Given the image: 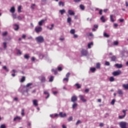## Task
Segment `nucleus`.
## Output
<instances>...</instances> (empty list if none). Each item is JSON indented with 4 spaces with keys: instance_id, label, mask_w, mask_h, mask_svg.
I'll return each instance as SVG.
<instances>
[{
    "instance_id": "f257e3e1",
    "label": "nucleus",
    "mask_w": 128,
    "mask_h": 128,
    "mask_svg": "<svg viewBox=\"0 0 128 128\" xmlns=\"http://www.w3.org/2000/svg\"><path fill=\"white\" fill-rule=\"evenodd\" d=\"M30 86H32V83H28V84L26 86H24L23 88V90H24V91L21 90L20 91V88H19L18 92H20L22 93V94L24 96H28V88Z\"/></svg>"
},
{
    "instance_id": "f03ea898",
    "label": "nucleus",
    "mask_w": 128,
    "mask_h": 128,
    "mask_svg": "<svg viewBox=\"0 0 128 128\" xmlns=\"http://www.w3.org/2000/svg\"><path fill=\"white\" fill-rule=\"evenodd\" d=\"M36 40L37 42L42 44V42H44V38L42 36H38L36 38Z\"/></svg>"
},
{
    "instance_id": "7ed1b4c3",
    "label": "nucleus",
    "mask_w": 128,
    "mask_h": 128,
    "mask_svg": "<svg viewBox=\"0 0 128 128\" xmlns=\"http://www.w3.org/2000/svg\"><path fill=\"white\" fill-rule=\"evenodd\" d=\"M126 122H121L119 123V126L121 128H126Z\"/></svg>"
},
{
    "instance_id": "20e7f679",
    "label": "nucleus",
    "mask_w": 128,
    "mask_h": 128,
    "mask_svg": "<svg viewBox=\"0 0 128 128\" xmlns=\"http://www.w3.org/2000/svg\"><path fill=\"white\" fill-rule=\"evenodd\" d=\"M34 30L36 34H38L42 30V26H36L35 27Z\"/></svg>"
},
{
    "instance_id": "39448f33",
    "label": "nucleus",
    "mask_w": 128,
    "mask_h": 128,
    "mask_svg": "<svg viewBox=\"0 0 128 128\" xmlns=\"http://www.w3.org/2000/svg\"><path fill=\"white\" fill-rule=\"evenodd\" d=\"M39 80L42 83H44L46 82V77L42 75L39 77Z\"/></svg>"
},
{
    "instance_id": "423d86ee",
    "label": "nucleus",
    "mask_w": 128,
    "mask_h": 128,
    "mask_svg": "<svg viewBox=\"0 0 128 128\" xmlns=\"http://www.w3.org/2000/svg\"><path fill=\"white\" fill-rule=\"evenodd\" d=\"M122 74V71H120V70L115 71L112 73V74H113V76H120V74Z\"/></svg>"
},
{
    "instance_id": "0eeeda50",
    "label": "nucleus",
    "mask_w": 128,
    "mask_h": 128,
    "mask_svg": "<svg viewBox=\"0 0 128 128\" xmlns=\"http://www.w3.org/2000/svg\"><path fill=\"white\" fill-rule=\"evenodd\" d=\"M78 100V97L76 96H74L71 98V102H76Z\"/></svg>"
},
{
    "instance_id": "6e6552de",
    "label": "nucleus",
    "mask_w": 128,
    "mask_h": 128,
    "mask_svg": "<svg viewBox=\"0 0 128 128\" xmlns=\"http://www.w3.org/2000/svg\"><path fill=\"white\" fill-rule=\"evenodd\" d=\"M81 52L83 56H88V50H82Z\"/></svg>"
},
{
    "instance_id": "1a4fd4ad",
    "label": "nucleus",
    "mask_w": 128,
    "mask_h": 128,
    "mask_svg": "<svg viewBox=\"0 0 128 128\" xmlns=\"http://www.w3.org/2000/svg\"><path fill=\"white\" fill-rule=\"evenodd\" d=\"M68 14H70V16H74V14H76V13H74V12L71 10H68Z\"/></svg>"
},
{
    "instance_id": "9d476101",
    "label": "nucleus",
    "mask_w": 128,
    "mask_h": 128,
    "mask_svg": "<svg viewBox=\"0 0 128 128\" xmlns=\"http://www.w3.org/2000/svg\"><path fill=\"white\" fill-rule=\"evenodd\" d=\"M79 98H80V100H82V102H86V99H84V96H82V95H80Z\"/></svg>"
},
{
    "instance_id": "9b49d317",
    "label": "nucleus",
    "mask_w": 128,
    "mask_h": 128,
    "mask_svg": "<svg viewBox=\"0 0 128 128\" xmlns=\"http://www.w3.org/2000/svg\"><path fill=\"white\" fill-rule=\"evenodd\" d=\"M44 22H46V20H41L38 23V26H42V24H44Z\"/></svg>"
},
{
    "instance_id": "f8f14e48",
    "label": "nucleus",
    "mask_w": 128,
    "mask_h": 128,
    "mask_svg": "<svg viewBox=\"0 0 128 128\" xmlns=\"http://www.w3.org/2000/svg\"><path fill=\"white\" fill-rule=\"evenodd\" d=\"M110 58H111V62H116V56H113Z\"/></svg>"
},
{
    "instance_id": "ddd939ff",
    "label": "nucleus",
    "mask_w": 128,
    "mask_h": 128,
    "mask_svg": "<svg viewBox=\"0 0 128 128\" xmlns=\"http://www.w3.org/2000/svg\"><path fill=\"white\" fill-rule=\"evenodd\" d=\"M33 104L35 106H38V100H33Z\"/></svg>"
},
{
    "instance_id": "4468645a",
    "label": "nucleus",
    "mask_w": 128,
    "mask_h": 128,
    "mask_svg": "<svg viewBox=\"0 0 128 128\" xmlns=\"http://www.w3.org/2000/svg\"><path fill=\"white\" fill-rule=\"evenodd\" d=\"M59 115L60 116L61 118H64V117L66 116V114L64 113V114H62V112H60L59 114Z\"/></svg>"
},
{
    "instance_id": "2eb2a0df",
    "label": "nucleus",
    "mask_w": 128,
    "mask_h": 128,
    "mask_svg": "<svg viewBox=\"0 0 128 128\" xmlns=\"http://www.w3.org/2000/svg\"><path fill=\"white\" fill-rule=\"evenodd\" d=\"M115 66L118 68H122V64H115Z\"/></svg>"
},
{
    "instance_id": "dca6fc26",
    "label": "nucleus",
    "mask_w": 128,
    "mask_h": 128,
    "mask_svg": "<svg viewBox=\"0 0 128 128\" xmlns=\"http://www.w3.org/2000/svg\"><path fill=\"white\" fill-rule=\"evenodd\" d=\"M67 22L69 24L70 26L72 24V18H70V17H68L67 18Z\"/></svg>"
},
{
    "instance_id": "f3484780",
    "label": "nucleus",
    "mask_w": 128,
    "mask_h": 128,
    "mask_svg": "<svg viewBox=\"0 0 128 128\" xmlns=\"http://www.w3.org/2000/svg\"><path fill=\"white\" fill-rule=\"evenodd\" d=\"M14 12H16V8H14V6L12 7L10 10V12L14 14Z\"/></svg>"
},
{
    "instance_id": "a211bd4d",
    "label": "nucleus",
    "mask_w": 128,
    "mask_h": 128,
    "mask_svg": "<svg viewBox=\"0 0 128 128\" xmlns=\"http://www.w3.org/2000/svg\"><path fill=\"white\" fill-rule=\"evenodd\" d=\"M14 26L15 27L14 30H18L20 28V26L16 24H14Z\"/></svg>"
},
{
    "instance_id": "6ab92c4d",
    "label": "nucleus",
    "mask_w": 128,
    "mask_h": 128,
    "mask_svg": "<svg viewBox=\"0 0 128 128\" xmlns=\"http://www.w3.org/2000/svg\"><path fill=\"white\" fill-rule=\"evenodd\" d=\"M110 20L112 22H114V15L112 14L110 16Z\"/></svg>"
},
{
    "instance_id": "aec40b11",
    "label": "nucleus",
    "mask_w": 128,
    "mask_h": 128,
    "mask_svg": "<svg viewBox=\"0 0 128 128\" xmlns=\"http://www.w3.org/2000/svg\"><path fill=\"white\" fill-rule=\"evenodd\" d=\"M122 87L125 88V90H128V84H123Z\"/></svg>"
},
{
    "instance_id": "412c9836",
    "label": "nucleus",
    "mask_w": 128,
    "mask_h": 128,
    "mask_svg": "<svg viewBox=\"0 0 128 128\" xmlns=\"http://www.w3.org/2000/svg\"><path fill=\"white\" fill-rule=\"evenodd\" d=\"M90 46H94V42H91L88 44V48H92V47Z\"/></svg>"
},
{
    "instance_id": "4be33fe9",
    "label": "nucleus",
    "mask_w": 128,
    "mask_h": 128,
    "mask_svg": "<svg viewBox=\"0 0 128 128\" xmlns=\"http://www.w3.org/2000/svg\"><path fill=\"white\" fill-rule=\"evenodd\" d=\"M60 12L62 16V14H64V12H66V10L64 9H62V10H60Z\"/></svg>"
},
{
    "instance_id": "5701e85b",
    "label": "nucleus",
    "mask_w": 128,
    "mask_h": 128,
    "mask_svg": "<svg viewBox=\"0 0 128 128\" xmlns=\"http://www.w3.org/2000/svg\"><path fill=\"white\" fill-rule=\"evenodd\" d=\"M118 94H120V96H122L123 94V92L122 91V90H118Z\"/></svg>"
},
{
    "instance_id": "b1692460",
    "label": "nucleus",
    "mask_w": 128,
    "mask_h": 128,
    "mask_svg": "<svg viewBox=\"0 0 128 128\" xmlns=\"http://www.w3.org/2000/svg\"><path fill=\"white\" fill-rule=\"evenodd\" d=\"M20 82H26V77L23 76L20 80Z\"/></svg>"
},
{
    "instance_id": "393cba45",
    "label": "nucleus",
    "mask_w": 128,
    "mask_h": 128,
    "mask_svg": "<svg viewBox=\"0 0 128 128\" xmlns=\"http://www.w3.org/2000/svg\"><path fill=\"white\" fill-rule=\"evenodd\" d=\"M16 120H22V118H20V116H16L15 118H14V121L16 122Z\"/></svg>"
},
{
    "instance_id": "a878e982",
    "label": "nucleus",
    "mask_w": 128,
    "mask_h": 128,
    "mask_svg": "<svg viewBox=\"0 0 128 128\" xmlns=\"http://www.w3.org/2000/svg\"><path fill=\"white\" fill-rule=\"evenodd\" d=\"M58 4L60 6H64V2L62 1H60Z\"/></svg>"
},
{
    "instance_id": "bb28decb",
    "label": "nucleus",
    "mask_w": 128,
    "mask_h": 128,
    "mask_svg": "<svg viewBox=\"0 0 128 128\" xmlns=\"http://www.w3.org/2000/svg\"><path fill=\"white\" fill-rule=\"evenodd\" d=\"M80 10H84V6L82 4H80Z\"/></svg>"
},
{
    "instance_id": "cd10ccee",
    "label": "nucleus",
    "mask_w": 128,
    "mask_h": 128,
    "mask_svg": "<svg viewBox=\"0 0 128 128\" xmlns=\"http://www.w3.org/2000/svg\"><path fill=\"white\" fill-rule=\"evenodd\" d=\"M76 106H78V104L76 103H74L73 104H72V108L74 109L76 108Z\"/></svg>"
},
{
    "instance_id": "c85d7f7f",
    "label": "nucleus",
    "mask_w": 128,
    "mask_h": 128,
    "mask_svg": "<svg viewBox=\"0 0 128 128\" xmlns=\"http://www.w3.org/2000/svg\"><path fill=\"white\" fill-rule=\"evenodd\" d=\"M100 20H102V22H106V20L104 19V16H102V17L100 18Z\"/></svg>"
},
{
    "instance_id": "c756f323",
    "label": "nucleus",
    "mask_w": 128,
    "mask_h": 128,
    "mask_svg": "<svg viewBox=\"0 0 128 128\" xmlns=\"http://www.w3.org/2000/svg\"><path fill=\"white\" fill-rule=\"evenodd\" d=\"M7 35H8V32L7 31L3 32L2 34V36H7Z\"/></svg>"
},
{
    "instance_id": "7c9ffc66",
    "label": "nucleus",
    "mask_w": 128,
    "mask_h": 128,
    "mask_svg": "<svg viewBox=\"0 0 128 128\" xmlns=\"http://www.w3.org/2000/svg\"><path fill=\"white\" fill-rule=\"evenodd\" d=\"M109 80L110 82H114V78L112 76L110 77Z\"/></svg>"
},
{
    "instance_id": "2f4dec72",
    "label": "nucleus",
    "mask_w": 128,
    "mask_h": 128,
    "mask_svg": "<svg viewBox=\"0 0 128 128\" xmlns=\"http://www.w3.org/2000/svg\"><path fill=\"white\" fill-rule=\"evenodd\" d=\"M90 70H91V72H96V68H90Z\"/></svg>"
},
{
    "instance_id": "473e14b6",
    "label": "nucleus",
    "mask_w": 128,
    "mask_h": 128,
    "mask_svg": "<svg viewBox=\"0 0 128 128\" xmlns=\"http://www.w3.org/2000/svg\"><path fill=\"white\" fill-rule=\"evenodd\" d=\"M24 58H26V60H28V58H30V56H28V54H25L24 56Z\"/></svg>"
},
{
    "instance_id": "72a5a7b5",
    "label": "nucleus",
    "mask_w": 128,
    "mask_h": 128,
    "mask_svg": "<svg viewBox=\"0 0 128 128\" xmlns=\"http://www.w3.org/2000/svg\"><path fill=\"white\" fill-rule=\"evenodd\" d=\"M12 16L13 18H14V19L18 18V17H16V14H12Z\"/></svg>"
},
{
    "instance_id": "f704fd0d",
    "label": "nucleus",
    "mask_w": 128,
    "mask_h": 128,
    "mask_svg": "<svg viewBox=\"0 0 128 128\" xmlns=\"http://www.w3.org/2000/svg\"><path fill=\"white\" fill-rule=\"evenodd\" d=\"M3 45H4V48L6 50V48H8V46H6V42H3Z\"/></svg>"
},
{
    "instance_id": "c9c22d12",
    "label": "nucleus",
    "mask_w": 128,
    "mask_h": 128,
    "mask_svg": "<svg viewBox=\"0 0 128 128\" xmlns=\"http://www.w3.org/2000/svg\"><path fill=\"white\" fill-rule=\"evenodd\" d=\"M104 36L105 38H108L110 36V34H106V32H104Z\"/></svg>"
},
{
    "instance_id": "e433bc0d",
    "label": "nucleus",
    "mask_w": 128,
    "mask_h": 128,
    "mask_svg": "<svg viewBox=\"0 0 128 128\" xmlns=\"http://www.w3.org/2000/svg\"><path fill=\"white\" fill-rule=\"evenodd\" d=\"M3 70H6V72H8L10 70H8V68L6 67V66H4L2 67Z\"/></svg>"
},
{
    "instance_id": "4c0bfd02",
    "label": "nucleus",
    "mask_w": 128,
    "mask_h": 128,
    "mask_svg": "<svg viewBox=\"0 0 128 128\" xmlns=\"http://www.w3.org/2000/svg\"><path fill=\"white\" fill-rule=\"evenodd\" d=\"M18 12H22V6L18 7Z\"/></svg>"
},
{
    "instance_id": "58836bf2",
    "label": "nucleus",
    "mask_w": 128,
    "mask_h": 128,
    "mask_svg": "<svg viewBox=\"0 0 128 128\" xmlns=\"http://www.w3.org/2000/svg\"><path fill=\"white\" fill-rule=\"evenodd\" d=\"M54 81V76H51L50 80H49V82H52Z\"/></svg>"
},
{
    "instance_id": "ea45409f",
    "label": "nucleus",
    "mask_w": 128,
    "mask_h": 128,
    "mask_svg": "<svg viewBox=\"0 0 128 128\" xmlns=\"http://www.w3.org/2000/svg\"><path fill=\"white\" fill-rule=\"evenodd\" d=\"M114 46H118V42L114 41L113 43Z\"/></svg>"
},
{
    "instance_id": "a19ab883",
    "label": "nucleus",
    "mask_w": 128,
    "mask_h": 128,
    "mask_svg": "<svg viewBox=\"0 0 128 128\" xmlns=\"http://www.w3.org/2000/svg\"><path fill=\"white\" fill-rule=\"evenodd\" d=\"M126 117V114H124V116H118V118L120 120H122V118H125Z\"/></svg>"
},
{
    "instance_id": "79ce46f5",
    "label": "nucleus",
    "mask_w": 128,
    "mask_h": 128,
    "mask_svg": "<svg viewBox=\"0 0 128 128\" xmlns=\"http://www.w3.org/2000/svg\"><path fill=\"white\" fill-rule=\"evenodd\" d=\"M70 32L72 34H74V32H76V30L74 29H72V30H70Z\"/></svg>"
},
{
    "instance_id": "37998d69",
    "label": "nucleus",
    "mask_w": 128,
    "mask_h": 128,
    "mask_svg": "<svg viewBox=\"0 0 128 128\" xmlns=\"http://www.w3.org/2000/svg\"><path fill=\"white\" fill-rule=\"evenodd\" d=\"M75 86H77V88H80L82 87L80 84L76 83V84H75Z\"/></svg>"
},
{
    "instance_id": "c03bdc74",
    "label": "nucleus",
    "mask_w": 128,
    "mask_h": 128,
    "mask_svg": "<svg viewBox=\"0 0 128 128\" xmlns=\"http://www.w3.org/2000/svg\"><path fill=\"white\" fill-rule=\"evenodd\" d=\"M82 124V121H80V120H78L76 122V126H78V124Z\"/></svg>"
},
{
    "instance_id": "a18cd8bd",
    "label": "nucleus",
    "mask_w": 128,
    "mask_h": 128,
    "mask_svg": "<svg viewBox=\"0 0 128 128\" xmlns=\"http://www.w3.org/2000/svg\"><path fill=\"white\" fill-rule=\"evenodd\" d=\"M96 67L97 68H100V63H97Z\"/></svg>"
},
{
    "instance_id": "49530a36",
    "label": "nucleus",
    "mask_w": 128,
    "mask_h": 128,
    "mask_svg": "<svg viewBox=\"0 0 128 128\" xmlns=\"http://www.w3.org/2000/svg\"><path fill=\"white\" fill-rule=\"evenodd\" d=\"M110 62L106 61L105 62V66H110Z\"/></svg>"
},
{
    "instance_id": "de8ad7c7",
    "label": "nucleus",
    "mask_w": 128,
    "mask_h": 128,
    "mask_svg": "<svg viewBox=\"0 0 128 128\" xmlns=\"http://www.w3.org/2000/svg\"><path fill=\"white\" fill-rule=\"evenodd\" d=\"M22 112L21 113L22 116H24V109H22Z\"/></svg>"
},
{
    "instance_id": "09e8293b",
    "label": "nucleus",
    "mask_w": 128,
    "mask_h": 128,
    "mask_svg": "<svg viewBox=\"0 0 128 128\" xmlns=\"http://www.w3.org/2000/svg\"><path fill=\"white\" fill-rule=\"evenodd\" d=\"M58 68L59 72H62V67L58 66Z\"/></svg>"
},
{
    "instance_id": "8fccbe9b",
    "label": "nucleus",
    "mask_w": 128,
    "mask_h": 128,
    "mask_svg": "<svg viewBox=\"0 0 128 128\" xmlns=\"http://www.w3.org/2000/svg\"><path fill=\"white\" fill-rule=\"evenodd\" d=\"M70 73L68 72L66 74V77L67 78H70Z\"/></svg>"
},
{
    "instance_id": "3c124183",
    "label": "nucleus",
    "mask_w": 128,
    "mask_h": 128,
    "mask_svg": "<svg viewBox=\"0 0 128 128\" xmlns=\"http://www.w3.org/2000/svg\"><path fill=\"white\" fill-rule=\"evenodd\" d=\"M116 102V100L114 99L112 100V101L111 102V104H114V102Z\"/></svg>"
},
{
    "instance_id": "603ef678",
    "label": "nucleus",
    "mask_w": 128,
    "mask_h": 128,
    "mask_svg": "<svg viewBox=\"0 0 128 128\" xmlns=\"http://www.w3.org/2000/svg\"><path fill=\"white\" fill-rule=\"evenodd\" d=\"M17 18H18V20H22V18L20 16H18L17 17Z\"/></svg>"
},
{
    "instance_id": "864d4df0",
    "label": "nucleus",
    "mask_w": 128,
    "mask_h": 128,
    "mask_svg": "<svg viewBox=\"0 0 128 128\" xmlns=\"http://www.w3.org/2000/svg\"><path fill=\"white\" fill-rule=\"evenodd\" d=\"M68 122H72V116H70V117L68 118Z\"/></svg>"
},
{
    "instance_id": "5fc2aeb1",
    "label": "nucleus",
    "mask_w": 128,
    "mask_h": 128,
    "mask_svg": "<svg viewBox=\"0 0 128 128\" xmlns=\"http://www.w3.org/2000/svg\"><path fill=\"white\" fill-rule=\"evenodd\" d=\"M126 112H128V110H122V112H124V114H125V116H126Z\"/></svg>"
},
{
    "instance_id": "6e6d98bb",
    "label": "nucleus",
    "mask_w": 128,
    "mask_h": 128,
    "mask_svg": "<svg viewBox=\"0 0 128 128\" xmlns=\"http://www.w3.org/2000/svg\"><path fill=\"white\" fill-rule=\"evenodd\" d=\"M63 80H64V82H66H66H68V78H64V79H63Z\"/></svg>"
},
{
    "instance_id": "4d7b16f0",
    "label": "nucleus",
    "mask_w": 128,
    "mask_h": 128,
    "mask_svg": "<svg viewBox=\"0 0 128 128\" xmlns=\"http://www.w3.org/2000/svg\"><path fill=\"white\" fill-rule=\"evenodd\" d=\"M99 14H100V16H102V10H100L99 12Z\"/></svg>"
},
{
    "instance_id": "13d9d810",
    "label": "nucleus",
    "mask_w": 128,
    "mask_h": 128,
    "mask_svg": "<svg viewBox=\"0 0 128 128\" xmlns=\"http://www.w3.org/2000/svg\"><path fill=\"white\" fill-rule=\"evenodd\" d=\"M0 128H6V125L4 124L1 125Z\"/></svg>"
},
{
    "instance_id": "bf43d9fd",
    "label": "nucleus",
    "mask_w": 128,
    "mask_h": 128,
    "mask_svg": "<svg viewBox=\"0 0 128 128\" xmlns=\"http://www.w3.org/2000/svg\"><path fill=\"white\" fill-rule=\"evenodd\" d=\"M26 38V34H22V38L24 39Z\"/></svg>"
},
{
    "instance_id": "052dcab7",
    "label": "nucleus",
    "mask_w": 128,
    "mask_h": 128,
    "mask_svg": "<svg viewBox=\"0 0 128 128\" xmlns=\"http://www.w3.org/2000/svg\"><path fill=\"white\" fill-rule=\"evenodd\" d=\"M44 94H50V93L46 91L44 92Z\"/></svg>"
},
{
    "instance_id": "680f3d73",
    "label": "nucleus",
    "mask_w": 128,
    "mask_h": 128,
    "mask_svg": "<svg viewBox=\"0 0 128 128\" xmlns=\"http://www.w3.org/2000/svg\"><path fill=\"white\" fill-rule=\"evenodd\" d=\"M31 60H32V62H34V60H36V58H34V57H32Z\"/></svg>"
},
{
    "instance_id": "e2e57ef3",
    "label": "nucleus",
    "mask_w": 128,
    "mask_h": 128,
    "mask_svg": "<svg viewBox=\"0 0 128 128\" xmlns=\"http://www.w3.org/2000/svg\"><path fill=\"white\" fill-rule=\"evenodd\" d=\"M90 92V90L88 88H86L85 90V92Z\"/></svg>"
},
{
    "instance_id": "0e129e2a",
    "label": "nucleus",
    "mask_w": 128,
    "mask_h": 128,
    "mask_svg": "<svg viewBox=\"0 0 128 128\" xmlns=\"http://www.w3.org/2000/svg\"><path fill=\"white\" fill-rule=\"evenodd\" d=\"M118 24L116 23H115L114 24V26L115 27V28H117V26H118Z\"/></svg>"
},
{
    "instance_id": "69168bd1",
    "label": "nucleus",
    "mask_w": 128,
    "mask_h": 128,
    "mask_svg": "<svg viewBox=\"0 0 128 128\" xmlns=\"http://www.w3.org/2000/svg\"><path fill=\"white\" fill-rule=\"evenodd\" d=\"M119 20L120 22H124V19H120Z\"/></svg>"
},
{
    "instance_id": "338daca9",
    "label": "nucleus",
    "mask_w": 128,
    "mask_h": 128,
    "mask_svg": "<svg viewBox=\"0 0 128 128\" xmlns=\"http://www.w3.org/2000/svg\"><path fill=\"white\" fill-rule=\"evenodd\" d=\"M100 126H101V127L104 126V124H103V123H100Z\"/></svg>"
},
{
    "instance_id": "774afa93",
    "label": "nucleus",
    "mask_w": 128,
    "mask_h": 128,
    "mask_svg": "<svg viewBox=\"0 0 128 128\" xmlns=\"http://www.w3.org/2000/svg\"><path fill=\"white\" fill-rule=\"evenodd\" d=\"M126 6H128V2L126 1Z\"/></svg>"
}]
</instances>
